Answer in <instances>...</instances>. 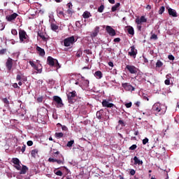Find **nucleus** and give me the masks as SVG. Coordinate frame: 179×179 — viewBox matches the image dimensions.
I'll use <instances>...</instances> for the list:
<instances>
[{"mask_svg":"<svg viewBox=\"0 0 179 179\" xmlns=\"http://www.w3.org/2000/svg\"><path fill=\"white\" fill-rule=\"evenodd\" d=\"M38 152H39L38 148H35L32 150L31 151V157H34V159H36V157H38Z\"/></svg>","mask_w":179,"mask_h":179,"instance_id":"f3484780","label":"nucleus"},{"mask_svg":"<svg viewBox=\"0 0 179 179\" xmlns=\"http://www.w3.org/2000/svg\"><path fill=\"white\" fill-rule=\"evenodd\" d=\"M50 27L53 31H57V30H58V25H57L54 23L51 24Z\"/></svg>","mask_w":179,"mask_h":179,"instance_id":"cd10ccee","label":"nucleus"},{"mask_svg":"<svg viewBox=\"0 0 179 179\" xmlns=\"http://www.w3.org/2000/svg\"><path fill=\"white\" fill-rule=\"evenodd\" d=\"M168 13H169V16H172L173 17H177V16H178L177 15V11H176V10H174L171 8H168Z\"/></svg>","mask_w":179,"mask_h":179,"instance_id":"dca6fc26","label":"nucleus"},{"mask_svg":"<svg viewBox=\"0 0 179 179\" xmlns=\"http://www.w3.org/2000/svg\"><path fill=\"white\" fill-rule=\"evenodd\" d=\"M53 104L56 106L57 108H61L64 107V103L62 102V99L58 96H53Z\"/></svg>","mask_w":179,"mask_h":179,"instance_id":"20e7f679","label":"nucleus"},{"mask_svg":"<svg viewBox=\"0 0 179 179\" xmlns=\"http://www.w3.org/2000/svg\"><path fill=\"white\" fill-rule=\"evenodd\" d=\"M166 79H171V73H168L166 76Z\"/></svg>","mask_w":179,"mask_h":179,"instance_id":"0e129e2a","label":"nucleus"},{"mask_svg":"<svg viewBox=\"0 0 179 179\" xmlns=\"http://www.w3.org/2000/svg\"><path fill=\"white\" fill-rule=\"evenodd\" d=\"M103 115H104V110L103 109L96 112V118H98V120H101Z\"/></svg>","mask_w":179,"mask_h":179,"instance_id":"412c9836","label":"nucleus"},{"mask_svg":"<svg viewBox=\"0 0 179 179\" xmlns=\"http://www.w3.org/2000/svg\"><path fill=\"white\" fill-rule=\"evenodd\" d=\"M11 34L13 35V36H17V31L16 29H12L11 30Z\"/></svg>","mask_w":179,"mask_h":179,"instance_id":"a18cd8bd","label":"nucleus"},{"mask_svg":"<svg viewBox=\"0 0 179 179\" xmlns=\"http://www.w3.org/2000/svg\"><path fill=\"white\" fill-rule=\"evenodd\" d=\"M134 164L136 166V164H138V166H142V164H143V161L141 160L139 158H138V157L135 156L134 157Z\"/></svg>","mask_w":179,"mask_h":179,"instance_id":"aec40b11","label":"nucleus"},{"mask_svg":"<svg viewBox=\"0 0 179 179\" xmlns=\"http://www.w3.org/2000/svg\"><path fill=\"white\" fill-rule=\"evenodd\" d=\"M149 142V138H145L143 140V145H146Z\"/></svg>","mask_w":179,"mask_h":179,"instance_id":"09e8293b","label":"nucleus"},{"mask_svg":"<svg viewBox=\"0 0 179 179\" xmlns=\"http://www.w3.org/2000/svg\"><path fill=\"white\" fill-rule=\"evenodd\" d=\"M114 43H120L121 41V38H116L113 40Z\"/></svg>","mask_w":179,"mask_h":179,"instance_id":"13d9d810","label":"nucleus"},{"mask_svg":"<svg viewBox=\"0 0 179 179\" xmlns=\"http://www.w3.org/2000/svg\"><path fill=\"white\" fill-rule=\"evenodd\" d=\"M137 24V30L138 31H142V24Z\"/></svg>","mask_w":179,"mask_h":179,"instance_id":"79ce46f5","label":"nucleus"},{"mask_svg":"<svg viewBox=\"0 0 179 179\" xmlns=\"http://www.w3.org/2000/svg\"><path fill=\"white\" fill-rule=\"evenodd\" d=\"M34 69H35V71H37V73H41V72L43 71L41 68L38 69V66H37V65L34 66Z\"/></svg>","mask_w":179,"mask_h":179,"instance_id":"72a5a7b5","label":"nucleus"},{"mask_svg":"<svg viewBox=\"0 0 179 179\" xmlns=\"http://www.w3.org/2000/svg\"><path fill=\"white\" fill-rule=\"evenodd\" d=\"M19 37H20V41L21 43H24V40L26 41L27 40V34L25 32L24 30L20 29L19 30Z\"/></svg>","mask_w":179,"mask_h":179,"instance_id":"423d86ee","label":"nucleus"},{"mask_svg":"<svg viewBox=\"0 0 179 179\" xmlns=\"http://www.w3.org/2000/svg\"><path fill=\"white\" fill-rule=\"evenodd\" d=\"M6 66L8 71H12V68L13 67V59L12 58H8L7 62H6Z\"/></svg>","mask_w":179,"mask_h":179,"instance_id":"1a4fd4ad","label":"nucleus"},{"mask_svg":"<svg viewBox=\"0 0 179 179\" xmlns=\"http://www.w3.org/2000/svg\"><path fill=\"white\" fill-rule=\"evenodd\" d=\"M104 10V5H101L99 8H98V12H99V13H103V11Z\"/></svg>","mask_w":179,"mask_h":179,"instance_id":"f704fd0d","label":"nucleus"},{"mask_svg":"<svg viewBox=\"0 0 179 179\" xmlns=\"http://www.w3.org/2000/svg\"><path fill=\"white\" fill-rule=\"evenodd\" d=\"M19 16V15L16 13H14L13 14L8 15L6 16V19L8 20V22H12L13 20H15Z\"/></svg>","mask_w":179,"mask_h":179,"instance_id":"ddd939ff","label":"nucleus"},{"mask_svg":"<svg viewBox=\"0 0 179 179\" xmlns=\"http://www.w3.org/2000/svg\"><path fill=\"white\" fill-rule=\"evenodd\" d=\"M67 6L69 9H72V6H73L72 3H68Z\"/></svg>","mask_w":179,"mask_h":179,"instance_id":"680f3d73","label":"nucleus"},{"mask_svg":"<svg viewBox=\"0 0 179 179\" xmlns=\"http://www.w3.org/2000/svg\"><path fill=\"white\" fill-rule=\"evenodd\" d=\"M135 22L136 24H142L143 23H146V22H148V19L143 15L140 18L137 17L135 20Z\"/></svg>","mask_w":179,"mask_h":179,"instance_id":"f8f14e48","label":"nucleus"},{"mask_svg":"<svg viewBox=\"0 0 179 179\" xmlns=\"http://www.w3.org/2000/svg\"><path fill=\"white\" fill-rule=\"evenodd\" d=\"M36 50L39 55V57H44L45 55V50L40 48V46H36Z\"/></svg>","mask_w":179,"mask_h":179,"instance_id":"2eb2a0df","label":"nucleus"},{"mask_svg":"<svg viewBox=\"0 0 179 179\" xmlns=\"http://www.w3.org/2000/svg\"><path fill=\"white\" fill-rule=\"evenodd\" d=\"M29 64L31 65V66H32V68L34 67V66L36 65V64H34V62H33L32 61H29Z\"/></svg>","mask_w":179,"mask_h":179,"instance_id":"e2e57ef3","label":"nucleus"},{"mask_svg":"<svg viewBox=\"0 0 179 179\" xmlns=\"http://www.w3.org/2000/svg\"><path fill=\"white\" fill-rule=\"evenodd\" d=\"M168 59L170 60V61H174L175 58L173 56V55H169L168 56Z\"/></svg>","mask_w":179,"mask_h":179,"instance_id":"603ef678","label":"nucleus"},{"mask_svg":"<svg viewBox=\"0 0 179 179\" xmlns=\"http://www.w3.org/2000/svg\"><path fill=\"white\" fill-rule=\"evenodd\" d=\"M63 43L64 47H71V45L76 43V40H75L74 36H71L70 37L64 38Z\"/></svg>","mask_w":179,"mask_h":179,"instance_id":"7ed1b4c3","label":"nucleus"},{"mask_svg":"<svg viewBox=\"0 0 179 179\" xmlns=\"http://www.w3.org/2000/svg\"><path fill=\"white\" fill-rule=\"evenodd\" d=\"M164 10H166V8L164 6H161L159 10V14L163 15V13H164Z\"/></svg>","mask_w":179,"mask_h":179,"instance_id":"2f4dec72","label":"nucleus"},{"mask_svg":"<svg viewBox=\"0 0 179 179\" xmlns=\"http://www.w3.org/2000/svg\"><path fill=\"white\" fill-rule=\"evenodd\" d=\"M152 111L155 114H159V115H163L166 114V108L164 106L160 104V103H156L152 106Z\"/></svg>","mask_w":179,"mask_h":179,"instance_id":"f257e3e1","label":"nucleus"},{"mask_svg":"<svg viewBox=\"0 0 179 179\" xmlns=\"http://www.w3.org/2000/svg\"><path fill=\"white\" fill-rule=\"evenodd\" d=\"M55 174H56V176H59L60 177H62L63 176L62 171H57L56 172L55 171Z\"/></svg>","mask_w":179,"mask_h":179,"instance_id":"58836bf2","label":"nucleus"},{"mask_svg":"<svg viewBox=\"0 0 179 179\" xmlns=\"http://www.w3.org/2000/svg\"><path fill=\"white\" fill-rule=\"evenodd\" d=\"M164 83L166 85H170V80L166 78V80H165V81H164Z\"/></svg>","mask_w":179,"mask_h":179,"instance_id":"052dcab7","label":"nucleus"},{"mask_svg":"<svg viewBox=\"0 0 179 179\" xmlns=\"http://www.w3.org/2000/svg\"><path fill=\"white\" fill-rule=\"evenodd\" d=\"M125 106L127 107V108H131V107H132V102H129L126 103Z\"/></svg>","mask_w":179,"mask_h":179,"instance_id":"c03bdc74","label":"nucleus"},{"mask_svg":"<svg viewBox=\"0 0 179 179\" xmlns=\"http://www.w3.org/2000/svg\"><path fill=\"white\" fill-rule=\"evenodd\" d=\"M13 87H14V89H20V87H19V85H17V83H14L13 85Z\"/></svg>","mask_w":179,"mask_h":179,"instance_id":"4d7b16f0","label":"nucleus"},{"mask_svg":"<svg viewBox=\"0 0 179 179\" xmlns=\"http://www.w3.org/2000/svg\"><path fill=\"white\" fill-rule=\"evenodd\" d=\"M106 31H107V33H108L109 36H114L117 34V33L115 32V29L111 27V26L107 25L106 27Z\"/></svg>","mask_w":179,"mask_h":179,"instance_id":"9d476101","label":"nucleus"},{"mask_svg":"<svg viewBox=\"0 0 179 179\" xmlns=\"http://www.w3.org/2000/svg\"><path fill=\"white\" fill-rule=\"evenodd\" d=\"M57 15L59 16H63V17H65V15H64V12L63 11H57Z\"/></svg>","mask_w":179,"mask_h":179,"instance_id":"864d4df0","label":"nucleus"},{"mask_svg":"<svg viewBox=\"0 0 179 179\" xmlns=\"http://www.w3.org/2000/svg\"><path fill=\"white\" fill-rule=\"evenodd\" d=\"M90 16H91L90 12L89 11H85L83 14V17H84V19H89Z\"/></svg>","mask_w":179,"mask_h":179,"instance_id":"393cba45","label":"nucleus"},{"mask_svg":"<svg viewBox=\"0 0 179 179\" xmlns=\"http://www.w3.org/2000/svg\"><path fill=\"white\" fill-rule=\"evenodd\" d=\"M20 171V174H26L29 171V168H27L25 165H22V167Z\"/></svg>","mask_w":179,"mask_h":179,"instance_id":"4be33fe9","label":"nucleus"},{"mask_svg":"<svg viewBox=\"0 0 179 179\" xmlns=\"http://www.w3.org/2000/svg\"><path fill=\"white\" fill-rule=\"evenodd\" d=\"M27 146H33V141H28L27 142Z\"/></svg>","mask_w":179,"mask_h":179,"instance_id":"6e6d98bb","label":"nucleus"},{"mask_svg":"<svg viewBox=\"0 0 179 179\" xmlns=\"http://www.w3.org/2000/svg\"><path fill=\"white\" fill-rule=\"evenodd\" d=\"M38 37L42 38V40H43V41H47V38H45V36H44V34L43 32H38Z\"/></svg>","mask_w":179,"mask_h":179,"instance_id":"bb28decb","label":"nucleus"},{"mask_svg":"<svg viewBox=\"0 0 179 179\" xmlns=\"http://www.w3.org/2000/svg\"><path fill=\"white\" fill-rule=\"evenodd\" d=\"M143 58L145 64H148V62H149V61L145 57H143Z\"/></svg>","mask_w":179,"mask_h":179,"instance_id":"774afa93","label":"nucleus"},{"mask_svg":"<svg viewBox=\"0 0 179 179\" xmlns=\"http://www.w3.org/2000/svg\"><path fill=\"white\" fill-rule=\"evenodd\" d=\"M56 163H57V164H64V161L61 159H56Z\"/></svg>","mask_w":179,"mask_h":179,"instance_id":"5fc2aeb1","label":"nucleus"},{"mask_svg":"<svg viewBox=\"0 0 179 179\" xmlns=\"http://www.w3.org/2000/svg\"><path fill=\"white\" fill-rule=\"evenodd\" d=\"M23 79V74H17L16 76V80L22 81Z\"/></svg>","mask_w":179,"mask_h":179,"instance_id":"c9c22d12","label":"nucleus"},{"mask_svg":"<svg viewBox=\"0 0 179 179\" xmlns=\"http://www.w3.org/2000/svg\"><path fill=\"white\" fill-rule=\"evenodd\" d=\"M108 64L109 65V66H111L112 68L113 66H114V63H113V62H109Z\"/></svg>","mask_w":179,"mask_h":179,"instance_id":"338daca9","label":"nucleus"},{"mask_svg":"<svg viewBox=\"0 0 179 179\" xmlns=\"http://www.w3.org/2000/svg\"><path fill=\"white\" fill-rule=\"evenodd\" d=\"M67 13H68L69 15H72V13H73V12L72 11V8H69V9L67 10Z\"/></svg>","mask_w":179,"mask_h":179,"instance_id":"bf43d9fd","label":"nucleus"},{"mask_svg":"<svg viewBox=\"0 0 179 179\" xmlns=\"http://www.w3.org/2000/svg\"><path fill=\"white\" fill-rule=\"evenodd\" d=\"M57 161V159H54V158H49L48 159V162H50V163H55Z\"/></svg>","mask_w":179,"mask_h":179,"instance_id":"de8ad7c7","label":"nucleus"},{"mask_svg":"<svg viewBox=\"0 0 179 179\" xmlns=\"http://www.w3.org/2000/svg\"><path fill=\"white\" fill-rule=\"evenodd\" d=\"M76 91L70 92L67 94L68 101L70 104H73L75 103V97H76Z\"/></svg>","mask_w":179,"mask_h":179,"instance_id":"39448f33","label":"nucleus"},{"mask_svg":"<svg viewBox=\"0 0 179 179\" xmlns=\"http://www.w3.org/2000/svg\"><path fill=\"white\" fill-rule=\"evenodd\" d=\"M94 76L96 79H101L103 78V73L101 71H97L94 73Z\"/></svg>","mask_w":179,"mask_h":179,"instance_id":"5701e85b","label":"nucleus"},{"mask_svg":"<svg viewBox=\"0 0 179 179\" xmlns=\"http://www.w3.org/2000/svg\"><path fill=\"white\" fill-rule=\"evenodd\" d=\"M47 63L50 66H55L57 69H59V68H61V65H59L58 60L52 58L51 56L48 57Z\"/></svg>","mask_w":179,"mask_h":179,"instance_id":"f03ea898","label":"nucleus"},{"mask_svg":"<svg viewBox=\"0 0 179 179\" xmlns=\"http://www.w3.org/2000/svg\"><path fill=\"white\" fill-rule=\"evenodd\" d=\"M82 54H83L82 50H78L76 53L77 58H80V57H82Z\"/></svg>","mask_w":179,"mask_h":179,"instance_id":"4c0bfd02","label":"nucleus"},{"mask_svg":"<svg viewBox=\"0 0 179 179\" xmlns=\"http://www.w3.org/2000/svg\"><path fill=\"white\" fill-rule=\"evenodd\" d=\"M1 101L3 102L4 107L9 108V100H8V98H2Z\"/></svg>","mask_w":179,"mask_h":179,"instance_id":"b1692460","label":"nucleus"},{"mask_svg":"<svg viewBox=\"0 0 179 179\" xmlns=\"http://www.w3.org/2000/svg\"><path fill=\"white\" fill-rule=\"evenodd\" d=\"M136 171H135V169H131L129 174L130 176H134V174H136Z\"/></svg>","mask_w":179,"mask_h":179,"instance_id":"3c124183","label":"nucleus"},{"mask_svg":"<svg viewBox=\"0 0 179 179\" xmlns=\"http://www.w3.org/2000/svg\"><path fill=\"white\" fill-rule=\"evenodd\" d=\"M136 148H138V145H136V144H134L131 147H129V149L130 150H135V149H136Z\"/></svg>","mask_w":179,"mask_h":179,"instance_id":"a19ab883","label":"nucleus"},{"mask_svg":"<svg viewBox=\"0 0 179 179\" xmlns=\"http://www.w3.org/2000/svg\"><path fill=\"white\" fill-rule=\"evenodd\" d=\"M151 40H157V35L156 34H152L150 37Z\"/></svg>","mask_w":179,"mask_h":179,"instance_id":"8fccbe9b","label":"nucleus"},{"mask_svg":"<svg viewBox=\"0 0 179 179\" xmlns=\"http://www.w3.org/2000/svg\"><path fill=\"white\" fill-rule=\"evenodd\" d=\"M129 55L130 57H133L134 58H136V54H138V50L135 48V46L130 47V51L129 52Z\"/></svg>","mask_w":179,"mask_h":179,"instance_id":"9b49d317","label":"nucleus"},{"mask_svg":"<svg viewBox=\"0 0 179 179\" xmlns=\"http://www.w3.org/2000/svg\"><path fill=\"white\" fill-rule=\"evenodd\" d=\"M25 151H26V145L24 144V145L22 146L21 152H22V153H24Z\"/></svg>","mask_w":179,"mask_h":179,"instance_id":"49530a36","label":"nucleus"},{"mask_svg":"<svg viewBox=\"0 0 179 179\" xmlns=\"http://www.w3.org/2000/svg\"><path fill=\"white\" fill-rule=\"evenodd\" d=\"M125 69H127V71H129V73L131 74H136L138 73V68H136L135 66L134 65H127Z\"/></svg>","mask_w":179,"mask_h":179,"instance_id":"0eeeda50","label":"nucleus"},{"mask_svg":"<svg viewBox=\"0 0 179 179\" xmlns=\"http://www.w3.org/2000/svg\"><path fill=\"white\" fill-rule=\"evenodd\" d=\"M55 138H57L58 139H61V138L64 137V133L62 132L55 133Z\"/></svg>","mask_w":179,"mask_h":179,"instance_id":"c85d7f7f","label":"nucleus"},{"mask_svg":"<svg viewBox=\"0 0 179 179\" xmlns=\"http://www.w3.org/2000/svg\"><path fill=\"white\" fill-rule=\"evenodd\" d=\"M62 131H68V127L66 126H62Z\"/></svg>","mask_w":179,"mask_h":179,"instance_id":"69168bd1","label":"nucleus"},{"mask_svg":"<svg viewBox=\"0 0 179 179\" xmlns=\"http://www.w3.org/2000/svg\"><path fill=\"white\" fill-rule=\"evenodd\" d=\"M102 106L103 107H106L107 108H112V107H114V103H110L108 101L104 99L102 101Z\"/></svg>","mask_w":179,"mask_h":179,"instance_id":"4468645a","label":"nucleus"},{"mask_svg":"<svg viewBox=\"0 0 179 179\" xmlns=\"http://www.w3.org/2000/svg\"><path fill=\"white\" fill-rule=\"evenodd\" d=\"M162 66H163V62H162V61H160V60H157V62L156 63V67L162 68Z\"/></svg>","mask_w":179,"mask_h":179,"instance_id":"7c9ffc66","label":"nucleus"},{"mask_svg":"<svg viewBox=\"0 0 179 179\" xmlns=\"http://www.w3.org/2000/svg\"><path fill=\"white\" fill-rule=\"evenodd\" d=\"M12 163H13V164H20V160H19L18 158H13L12 160H11Z\"/></svg>","mask_w":179,"mask_h":179,"instance_id":"c756f323","label":"nucleus"},{"mask_svg":"<svg viewBox=\"0 0 179 179\" xmlns=\"http://www.w3.org/2000/svg\"><path fill=\"white\" fill-rule=\"evenodd\" d=\"M122 86L126 90V92H134L135 87H134L131 84L128 83H124L122 84Z\"/></svg>","mask_w":179,"mask_h":179,"instance_id":"6e6552de","label":"nucleus"},{"mask_svg":"<svg viewBox=\"0 0 179 179\" xmlns=\"http://www.w3.org/2000/svg\"><path fill=\"white\" fill-rule=\"evenodd\" d=\"M73 143H75V141L73 140L69 141L66 144L67 148H72V145H73Z\"/></svg>","mask_w":179,"mask_h":179,"instance_id":"473e14b6","label":"nucleus"},{"mask_svg":"<svg viewBox=\"0 0 179 179\" xmlns=\"http://www.w3.org/2000/svg\"><path fill=\"white\" fill-rule=\"evenodd\" d=\"M125 29L131 36H134V34H135V30L133 27L127 26L125 27Z\"/></svg>","mask_w":179,"mask_h":179,"instance_id":"a211bd4d","label":"nucleus"},{"mask_svg":"<svg viewBox=\"0 0 179 179\" xmlns=\"http://www.w3.org/2000/svg\"><path fill=\"white\" fill-rule=\"evenodd\" d=\"M7 52L6 49H1L0 50V55H4V54Z\"/></svg>","mask_w":179,"mask_h":179,"instance_id":"37998d69","label":"nucleus"},{"mask_svg":"<svg viewBox=\"0 0 179 179\" xmlns=\"http://www.w3.org/2000/svg\"><path fill=\"white\" fill-rule=\"evenodd\" d=\"M14 167L15 169H16V170H18V171L22 170V166H20V164H16Z\"/></svg>","mask_w":179,"mask_h":179,"instance_id":"ea45409f","label":"nucleus"},{"mask_svg":"<svg viewBox=\"0 0 179 179\" xmlns=\"http://www.w3.org/2000/svg\"><path fill=\"white\" fill-rule=\"evenodd\" d=\"M118 124L121 125V127H125V125H126L125 122H124V120H120L118 121Z\"/></svg>","mask_w":179,"mask_h":179,"instance_id":"e433bc0d","label":"nucleus"},{"mask_svg":"<svg viewBox=\"0 0 179 179\" xmlns=\"http://www.w3.org/2000/svg\"><path fill=\"white\" fill-rule=\"evenodd\" d=\"M99 31H100V27H96L94 31L91 34V38H94V37H97Z\"/></svg>","mask_w":179,"mask_h":179,"instance_id":"6ab92c4d","label":"nucleus"},{"mask_svg":"<svg viewBox=\"0 0 179 179\" xmlns=\"http://www.w3.org/2000/svg\"><path fill=\"white\" fill-rule=\"evenodd\" d=\"M120 5L121 4L120 3H117L115 6H113L111 8L112 12H115L117 9L120 8Z\"/></svg>","mask_w":179,"mask_h":179,"instance_id":"a878e982","label":"nucleus"}]
</instances>
